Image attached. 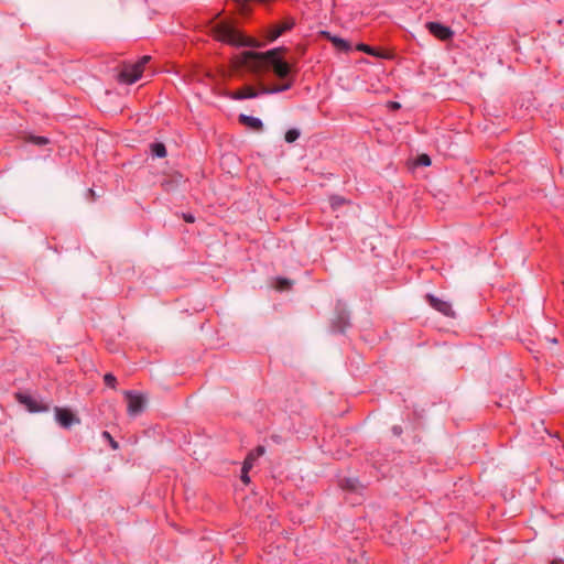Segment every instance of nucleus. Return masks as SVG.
Returning a JSON list of instances; mask_svg holds the SVG:
<instances>
[{"instance_id":"f257e3e1","label":"nucleus","mask_w":564,"mask_h":564,"mask_svg":"<svg viewBox=\"0 0 564 564\" xmlns=\"http://www.w3.org/2000/svg\"><path fill=\"white\" fill-rule=\"evenodd\" d=\"M285 52L284 47H275L267 52L245 51L238 56V63L253 73H260L263 63H268L279 78H286L291 72L288 62L281 58L280 54Z\"/></svg>"},{"instance_id":"f03ea898","label":"nucleus","mask_w":564,"mask_h":564,"mask_svg":"<svg viewBox=\"0 0 564 564\" xmlns=\"http://www.w3.org/2000/svg\"><path fill=\"white\" fill-rule=\"evenodd\" d=\"M214 36L226 44L237 47H257L258 42L253 39L245 36L240 31L229 23H218L213 29Z\"/></svg>"},{"instance_id":"7ed1b4c3","label":"nucleus","mask_w":564,"mask_h":564,"mask_svg":"<svg viewBox=\"0 0 564 564\" xmlns=\"http://www.w3.org/2000/svg\"><path fill=\"white\" fill-rule=\"evenodd\" d=\"M150 56L144 55L135 63L124 64L119 73V80L124 84H133L141 78L145 64Z\"/></svg>"},{"instance_id":"20e7f679","label":"nucleus","mask_w":564,"mask_h":564,"mask_svg":"<svg viewBox=\"0 0 564 564\" xmlns=\"http://www.w3.org/2000/svg\"><path fill=\"white\" fill-rule=\"evenodd\" d=\"M124 395L128 402V414L130 416L139 415L144 409L143 395L133 391H126Z\"/></svg>"},{"instance_id":"39448f33","label":"nucleus","mask_w":564,"mask_h":564,"mask_svg":"<svg viewBox=\"0 0 564 564\" xmlns=\"http://www.w3.org/2000/svg\"><path fill=\"white\" fill-rule=\"evenodd\" d=\"M426 300L429 304L437 312L442 313L445 316H454V311L449 302L443 301L432 294H427Z\"/></svg>"},{"instance_id":"423d86ee","label":"nucleus","mask_w":564,"mask_h":564,"mask_svg":"<svg viewBox=\"0 0 564 564\" xmlns=\"http://www.w3.org/2000/svg\"><path fill=\"white\" fill-rule=\"evenodd\" d=\"M55 417L64 429H69L74 423H79V419L75 417L68 409L55 408Z\"/></svg>"},{"instance_id":"0eeeda50","label":"nucleus","mask_w":564,"mask_h":564,"mask_svg":"<svg viewBox=\"0 0 564 564\" xmlns=\"http://www.w3.org/2000/svg\"><path fill=\"white\" fill-rule=\"evenodd\" d=\"M295 20L293 18H286L281 23L274 25L268 35V39L270 41H275L278 37H280L283 33L286 31H290L294 28Z\"/></svg>"},{"instance_id":"6e6552de","label":"nucleus","mask_w":564,"mask_h":564,"mask_svg":"<svg viewBox=\"0 0 564 564\" xmlns=\"http://www.w3.org/2000/svg\"><path fill=\"white\" fill-rule=\"evenodd\" d=\"M426 26L431 34L442 41L449 40L453 36V31L438 22H429Z\"/></svg>"},{"instance_id":"1a4fd4ad","label":"nucleus","mask_w":564,"mask_h":564,"mask_svg":"<svg viewBox=\"0 0 564 564\" xmlns=\"http://www.w3.org/2000/svg\"><path fill=\"white\" fill-rule=\"evenodd\" d=\"M15 398L21 404L25 405L30 412H41L46 410L45 406L39 405L37 401L29 394L19 392L15 394Z\"/></svg>"},{"instance_id":"9d476101","label":"nucleus","mask_w":564,"mask_h":564,"mask_svg":"<svg viewBox=\"0 0 564 564\" xmlns=\"http://www.w3.org/2000/svg\"><path fill=\"white\" fill-rule=\"evenodd\" d=\"M261 94L258 93L252 86H243L232 94V98L237 100L256 98Z\"/></svg>"},{"instance_id":"9b49d317","label":"nucleus","mask_w":564,"mask_h":564,"mask_svg":"<svg viewBox=\"0 0 564 564\" xmlns=\"http://www.w3.org/2000/svg\"><path fill=\"white\" fill-rule=\"evenodd\" d=\"M239 122L256 131H260L263 127V123L259 118L247 115H240Z\"/></svg>"},{"instance_id":"f8f14e48","label":"nucleus","mask_w":564,"mask_h":564,"mask_svg":"<svg viewBox=\"0 0 564 564\" xmlns=\"http://www.w3.org/2000/svg\"><path fill=\"white\" fill-rule=\"evenodd\" d=\"M324 34L335 45V47L338 48L339 51H344V52L350 51L351 46H350L349 42H347L346 40L335 36V35H330L329 33H326V32Z\"/></svg>"},{"instance_id":"ddd939ff","label":"nucleus","mask_w":564,"mask_h":564,"mask_svg":"<svg viewBox=\"0 0 564 564\" xmlns=\"http://www.w3.org/2000/svg\"><path fill=\"white\" fill-rule=\"evenodd\" d=\"M292 87V82H288L283 85H280V86H274V87H262L261 88V95H273V94H279V93H282V91H285V90H289L290 88Z\"/></svg>"},{"instance_id":"4468645a","label":"nucleus","mask_w":564,"mask_h":564,"mask_svg":"<svg viewBox=\"0 0 564 564\" xmlns=\"http://www.w3.org/2000/svg\"><path fill=\"white\" fill-rule=\"evenodd\" d=\"M151 153L156 158L166 156V148L163 143L156 142L151 144Z\"/></svg>"},{"instance_id":"2eb2a0df","label":"nucleus","mask_w":564,"mask_h":564,"mask_svg":"<svg viewBox=\"0 0 564 564\" xmlns=\"http://www.w3.org/2000/svg\"><path fill=\"white\" fill-rule=\"evenodd\" d=\"M252 468L251 466V457L250 458H246L245 462H243V465H242V468H241V480L245 482V484H249L250 482V478L248 476V473L249 470Z\"/></svg>"},{"instance_id":"dca6fc26","label":"nucleus","mask_w":564,"mask_h":564,"mask_svg":"<svg viewBox=\"0 0 564 564\" xmlns=\"http://www.w3.org/2000/svg\"><path fill=\"white\" fill-rule=\"evenodd\" d=\"M265 453V448L264 446H257L253 451H251L246 458H250L251 457V466H253L254 462L261 457L263 454Z\"/></svg>"},{"instance_id":"f3484780","label":"nucleus","mask_w":564,"mask_h":564,"mask_svg":"<svg viewBox=\"0 0 564 564\" xmlns=\"http://www.w3.org/2000/svg\"><path fill=\"white\" fill-rule=\"evenodd\" d=\"M329 203H330L332 208L334 210H336L339 207H341L343 205L347 204L348 202L344 197H341V196L333 195L329 198Z\"/></svg>"},{"instance_id":"a211bd4d","label":"nucleus","mask_w":564,"mask_h":564,"mask_svg":"<svg viewBox=\"0 0 564 564\" xmlns=\"http://www.w3.org/2000/svg\"><path fill=\"white\" fill-rule=\"evenodd\" d=\"M300 137V131L297 129H290L285 133V141L288 143H292L297 140Z\"/></svg>"},{"instance_id":"6ab92c4d","label":"nucleus","mask_w":564,"mask_h":564,"mask_svg":"<svg viewBox=\"0 0 564 564\" xmlns=\"http://www.w3.org/2000/svg\"><path fill=\"white\" fill-rule=\"evenodd\" d=\"M291 286V282L288 279L279 278L276 279L275 288L279 291L288 290Z\"/></svg>"},{"instance_id":"aec40b11","label":"nucleus","mask_w":564,"mask_h":564,"mask_svg":"<svg viewBox=\"0 0 564 564\" xmlns=\"http://www.w3.org/2000/svg\"><path fill=\"white\" fill-rule=\"evenodd\" d=\"M356 48L358 51L367 53L369 55H376L375 50L371 46L367 45V44L360 43V44L357 45Z\"/></svg>"},{"instance_id":"412c9836","label":"nucleus","mask_w":564,"mask_h":564,"mask_svg":"<svg viewBox=\"0 0 564 564\" xmlns=\"http://www.w3.org/2000/svg\"><path fill=\"white\" fill-rule=\"evenodd\" d=\"M104 381H105L106 386H108L110 388H115L117 379L111 373H106L104 377Z\"/></svg>"},{"instance_id":"4be33fe9","label":"nucleus","mask_w":564,"mask_h":564,"mask_svg":"<svg viewBox=\"0 0 564 564\" xmlns=\"http://www.w3.org/2000/svg\"><path fill=\"white\" fill-rule=\"evenodd\" d=\"M30 141H31L32 143H34V144H37V145H44V144H47V143H48L47 138H45V137H40V135H37V137H31V138H30Z\"/></svg>"},{"instance_id":"5701e85b","label":"nucleus","mask_w":564,"mask_h":564,"mask_svg":"<svg viewBox=\"0 0 564 564\" xmlns=\"http://www.w3.org/2000/svg\"><path fill=\"white\" fill-rule=\"evenodd\" d=\"M102 437L108 440V442L110 443V446L113 448V449H117L118 448V443L112 438V436L110 435L109 432L107 431H104L102 432Z\"/></svg>"},{"instance_id":"b1692460","label":"nucleus","mask_w":564,"mask_h":564,"mask_svg":"<svg viewBox=\"0 0 564 564\" xmlns=\"http://www.w3.org/2000/svg\"><path fill=\"white\" fill-rule=\"evenodd\" d=\"M419 164L429 166L431 164V159L427 154H422L419 156Z\"/></svg>"},{"instance_id":"393cba45","label":"nucleus","mask_w":564,"mask_h":564,"mask_svg":"<svg viewBox=\"0 0 564 564\" xmlns=\"http://www.w3.org/2000/svg\"><path fill=\"white\" fill-rule=\"evenodd\" d=\"M356 482H357V481H356V480H354V479H346V480L341 484V486H343V487H345V488H348V489H355V488H356V487H355Z\"/></svg>"},{"instance_id":"a878e982","label":"nucleus","mask_w":564,"mask_h":564,"mask_svg":"<svg viewBox=\"0 0 564 564\" xmlns=\"http://www.w3.org/2000/svg\"><path fill=\"white\" fill-rule=\"evenodd\" d=\"M183 219L186 223H194L195 221V217L192 214H183Z\"/></svg>"},{"instance_id":"bb28decb","label":"nucleus","mask_w":564,"mask_h":564,"mask_svg":"<svg viewBox=\"0 0 564 564\" xmlns=\"http://www.w3.org/2000/svg\"><path fill=\"white\" fill-rule=\"evenodd\" d=\"M388 105H389V107L391 109H399L400 108V104L397 102V101H390Z\"/></svg>"},{"instance_id":"cd10ccee","label":"nucleus","mask_w":564,"mask_h":564,"mask_svg":"<svg viewBox=\"0 0 564 564\" xmlns=\"http://www.w3.org/2000/svg\"><path fill=\"white\" fill-rule=\"evenodd\" d=\"M392 431L395 435H400L402 433V429L400 426H393Z\"/></svg>"},{"instance_id":"c85d7f7f","label":"nucleus","mask_w":564,"mask_h":564,"mask_svg":"<svg viewBox=\"0 0 564 564\" xmlns=\"http://www.w3.org/2000/svg\"><path fill=\"white\" fill-rule=\"evenodd\" d=\"M340 322H343L344 326L348 325L347 318L340 317Z\"/></svg>"},{"instance_id":"c756f323","label":"nucleus","mask_w":564,"mask_h":564,"mask_svg":"<svg viewBox=\"0 0 564 564\" xmlns=\"http://www.w3.org/2000/svg\"><path fill=\"white\" fill-rule=\"evenodd\" d=\"M551 564H564L562 561H553Z\"/></svg>"}]
</instances>
